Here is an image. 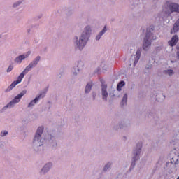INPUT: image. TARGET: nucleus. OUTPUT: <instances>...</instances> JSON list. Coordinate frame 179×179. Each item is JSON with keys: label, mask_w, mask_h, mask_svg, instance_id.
I'll list each match as a JSON object with an SVG mask.
<instances>
[{"label": "nucleus", "mask_w": 179, "mask_h": 179, "mask_svg": "<svg viewBox=\"0 0 179 179\" xmlns=\"http://www.w3.org/2000/svg\"><path fill=\"white\" fill-rule=\"evenodd\" d=\"M124 139H127V137L124 136Z\"/></svg>", "instance_id": "72a5a7b5"}, {"label": "nucleus", "mask_w": 179, "mask_h": 179, "mask_svg": "<svg viewBox=\"0 0 179 179\" xmlns=\"http://www.w3.org/2000/svg\"><path fill=\"white\" fill-rule=\"evenodd\" d=\"M178 179V178H177Z\"/></svg>", "instance_id": "c9c22d12"}, {"label": "nucleus", "mask_w": 179, "mask_h": 179, "mask_svg": "<svg viewBox=\"0 0 179 179\" xmlns=\"http://www.w3.org/2000/svg\"><path fill=\"white\" fill-rule=\"evenodd\" d=\"M178 35H174L172 36L171 39L168 42L169 45L170 47H174V45H176L177 43H178Z\"/></svg>", "instance_id": "2eb2a0df"}, {"label": "nucleus", "mask_w": 179, "mask_h": 179, "mask_svg": "<svg viewBox=\"0 0 179 179\" xmlns=\"http://www.w3.org/2000/svg\"><path fill=\"white\" fill-rule=\"evenodd\" d=\"M164 73H165V75H169V76H173V75H174V71L171 69L164 70Z\"/></svg>", "instance_id": "b1692460"}, {"label": "nucleus", "mask_w": 179, "mask_h": 179, "mask_svg": "<svg viewBox=\"0 0 179 179\" xmlns=\"http://www.w3.org/2000/svg\"><path fill=\"white\" fill-rule=\"evenodd\" d=\"M100 67H98L97 69H96V72H100Z\"/></svg>", "instance_id": "7c9ffc66"}, {"label": "nucleus", "mask_w": 179, "mask_h": 179, "mask_svg": "<svg viewBox=\"0 0 179 179\" xmlns=\"http://www.w3.org/2000/svg\"><path fill=\"white\" fill-rule=\"evenodd\" d=\"M124 86H125V81L124 80H122L120 81L118 84H117V90L118 92H121L122 87H124Z\"/></svg>", "instance_id": "412c9836"}, {"label": "nucleus", "mask_w": 179, "mask_h": 179, "mask_svg": "<svg viewBox=\"0 0 179 179\" xmlns=\"http://www.w3.org/2000/svg\"><path fill=\"white\" fill-rule=\"evenodd\" d=\"M154 32V26H150L148 28H147L145 36L144 37L143 41V50H144V51H148L150 48V45H152V41L156 40L157 37L153 34Z\"/></svg>", "instance_id": "7ed1b4c3"}, {"label": "nucleus", "mask_w": 179, "mask_h": 179, "mask_svg": "<svg viewBox=\"0 0 179 179\" xmlns=\"http://www.w3.org/2000/svg\"><path fill=\"white\" fill-rule=\"evenodd\" d=\"M43 132H44V127H38L34 136L32 149L36 153H38L44 149L43 145L45 138H43Z\"/></svg>", "instance_id": "f03ea898"}, {"label": "nucleus", "mask_w": 179, "mask_h": 179, "mask_svg": "<svg viewBox=\"0 0 179 179\" xmlns=\"http://www.w3.org/2000/svg\"><path fill=\"white\" fill-rule=\"evenodd\" d=\"M27 93V90H23L22 92H21L20 94L15 96L11 101H10L7 105H6L3 108V110L5 111V110H8V108H13L15 104H17V103H20V100H22L23 96H24V94H26Z\"/></svg>", "instance_id": "39448f33"}, {"label": "nucleus", "mask_w": 179, "mask_h": 179, "mask_svg": "<svg viewBox=\"0 0 179 179\" xmlns=\"http://www.w3.org/2000/svg\"><path fill=\"white\" fill-rule=\"evenodd\" d=\"M90 34H92V27L90 25H87L84 29V31L81 34V36L79 37L74 36L73 38V44L76 48H78L80 51H82L83 48L87 44V41L90 38Z\"/></svg>", "instance_id": "f257e3e1"}, {"label": "nucleus", "mask_w": 179, "mask_h": 179, "mask_svg": "<svg viewBox=\"0 0 179 179\" xmlns=\"http://www.w3.org/2000/svg\"><path fill=\"white\" fill-rule=\"evenodd\" d=\"M167 8L169 11L166 12V15H171L173 12L179 13V5L176 3H167Z\"/></svg>", "instance_id": "9d476101"}, {"label": "nucleus", "mask_w": 179, "mask_h": 179, "mask_svg": "<svg viewBox=\"0 0 179 179\" xmlns=\"http://www.w3.org/2000/svg\"><path fill=\"white\" fill-rule=\"evenodd\" d=\"M53 164L51 162H47L41 169V176H45L51 169H52Z\"/></svg>", "instance_id": "ddd939ff"}, {"label": "nucleus", "mask_w": 179, "mask_h": 179, "mask_svg": "<svg viewBox=\"0 0 179 179\" xmlns=\"http://www.w3.org/2000/svg\"><path fill=\"white\" fill-rule=\"evenodd\" d=\"M179 30V18L177 20V21L175 22V24L173 26V29L171 30V33L173 34L174 33H177Z\"/></svg>", "instance_id": "6ab92c4d"}, {"label": "nucleus", "mask_w": 179, "mask_h": 179, "mask_svg": "<svg viewBox=\"0 0 179 179\" xmlns=\"http://www.w3.org/2000/svg\"><path fill=\"white\" fill-rule=\"evenodd\" d=\"M24 78V76L22 73H21L16 80L13 81L8 87V88L5 90L6 93L8 92H10L13 89H14L17 85H19L23 80V78Z\"/></svg>", "instance_id": "1a4fd4ad"}, {"label": "nucleus", "mask_w": 179, "mask_h": 179, "mask_svg": "<svg viewBox=\"0 0 179 179\" xmlns=\"http://www.w3.org/2000/svg\"><path fill=\"white\" fill-rule=\"evenodd\" d=\"M107 31V25H105L103 29L96 35L95 40L96 41H99L101 37H103V34H106V32Z\"/></svg>", "instance_id": "f3484780"}, {"label": "nucleus", "mask_w": 179, "mask_h": 179, "mask_svg": "<svg viewBox=\"0 0 179 179\" xmlns=\"http://www.w3.org/2000/svg\"><path fill=\"white\" fill-rule=\"evenodd\" d=\"M92 87H93V82L87 83L85 88V94H89V93H90L92 91Z\"/></svg>", "instance_id": "a211bd4d"}, {"label": "nucleus", "mask_w": 179, "mask_h": 179, "mask_svg": "<svg viewBox=\"0 0 179 179\" xmlns=\"http://www.w3.org/2000/svg\"><path fill=\"white\" fill-rule=\"evenodd\" d=\"M127 100H128V95L127 94H125L123 96V98H122V101L120 103V105H121L122 107H124V106H127Z\"/></svg>", "instance_id": "aec40b11"}, {"label": "nucleus", "mask_w": 179, "mask_h": 179, "mask_svg": "<svg viewBox=\"0 0 179 179\" xmlns=\"http://www.w3.org/2000/svg\"><path fill=\"white\" fill-rule=\"evenodd\" d=\"M6 135H8V131L4 130L1 132V136L3 137L6 136Z\"/></svg>", "instance_id": "cd10ccee"}, {"label": "nucleus", "mask_w": 179, "mask_h": 179, "mask_svg": "<svg viewBox=\"0 0 179 179\" xmlns=\"http://www.w3.org/2000/svg\"><path fill=\"white\" fill-rule=\"evenodd\" d=\"M171 164H178V157L175 156L171 159Z\"/></svg>", "instance_id": "5701e85b"}, {"label": "nucleus", "mask_w": 179, "mask_h": 179, "mask_svg": "<svg viewBox=\"0 0 179 179\" xmlns=\"http://www.w3.org/2000/svg\"><path fill=\"white\" fill-rule=\"evenodd\" d=\"M142 150V143H138L136 148L133 150L132 162L130 166V171L134 170L135 166H136V161L139 160V156H141V152Z\"/></svg>", "instance_id": "20e7f679"}, {"label": "nucleus", "mask_w": 179, "mask_h": 179, "mask_svg": "<svg viewBox=\"0 0 179 179\" xmlns=\"http://www.w3.org/2000/svg\"><path fill=\"white\" fill-rule=\"evenodd\" d=\"M84 65L85 64H83V62L81 60H80L77 62L76 66H73L71 70V72L73 73L74 76H76V75H78V73H79V72H80V71H82V69H83Z\"/></svg>", "instance_id": "f8f14e48"}, {"label": "nucleus", "mask_w": 179, "mask_h": 179, "mask_svg": "<svg viewBox=\"0 0 179 179\" xmlns=\"http://www.w3.org/2000/svg\"><path fill=\"white\" fill-rule=\"evenodd\" d=\"M46 141H48L50 146L52 148H57V140L55 138V131H48L46 137H45Z\"/></svg>", "instance_id": "6e6552de"}, {"label": "nucleus", "mask_w": 179, "mask_h": 179, "mask_svg": "<svg viewBox=\"0 0 179 179\" xmlns=\"http://www.w3.org/2000/svg\"><path fill=\"white\" fill-rule=\"evenodd\" d=\"M41 61V56L38 55L36 56L29 64L26 66V68L23 70V71L21 73L24 75H27L33 68H36L37 65H38V62Z\"/></svg>", "instance_id": "423d86ee"}, {"label": "nucleus", "mask_w": 179, "mask_h": 179, "mask_svg": "<svg viewBox=\"0 0 179 179\" xmlns=\"http://www.w3.org/2000/svg\"><path fill=\"white\" fill-rule=\"evenodd\" d=\"M119 127L120 129H124V127H125V124H120Z\"/></svg>", "instance_id": "c85d7f7f"}, {"label": "nucleus", "mask_w": 179, "mask_h": 179, "mask_svg": "<svg viewBox=\"0 0 179 179\" xmlns=\"http://www.w3.org/2000/svg\"><path fill=\"white\" fill-rule=\"evenodd\" d=\"M27 33H30V29H27Z\"/></svg>", "instance_id": "473e14b6"}, {"label": "nucleus", "mask_w": 179, "mask_h": 179, "mask_svg": "<svg viewBox=\"0 0 179 179\" xmlns=\"http://www.w3.org/2000/svg\"><path fill=\"white\" fill-rule=\"evenodd\" d=\"M0 38H1V36H0Z\"/></svg>", "instance_id": "f704fd0d"}, {"label": "nucleus", "mask_w": 179, "mask_h": 179, "mask_svg": "<svg viewBox=\"0 0 179 179\" xmlns=\"http://www.w3.org/2000/svg\"><path fill=\"white\" fill-rule=\"evenodd\" d=\"M142 52V49H138L136 51V55L134 56V66L139 62V59H141V54Z\"/></svg>", "instance_id": "dca6fc26"}, {"label": "nucleus", "mask_w": 179, "mask_h": 179, "mask_svg": "<svg viewBox=\"0 0 179 179\" xmlns=\"http://www.w3.org/2000/svg\"><path fill=\"white\" fill-rule=\"evenodd\" d=\"M101 93L102 96V100L104 101H107V98L108 97V92H107V85L103 83V81H101Z\"/></svg>", "instance_id": "4468645a"}, {"label": "nucleus", "mask_w": 179, "mask_h": 179, "mask_svg": "<svg viewBox=\"0 0 179 179\" xmlns=\"http://www.w3.org/2000/svg\"><path fill=\"white\" fill-rule=\"evenodd\" d=\"M111 162H108L107 164H106L105 166L103 167V171H107V170H108V169L111 167Z\"/></svg>", "instance_id": "a878e982"}, {"label": "nucleus", "mask_w": 179, "mask_h": 179, "mask_svg": "<svg viewBox=\"0 0 179 179\" xmlns=\"http://www.w3.org/2000/svg\"><path fill=\"white\" fill-rule=\"evenodd\" d=\"M48 91V88H46L44 91L41 92L38 96H36L34 99L31 100L30 103H28V108H31V107H34L41 99H44L45 97V94H47V92Z\"/></svg>", "instance_id": "0eeeda50"}, {"label": "nucleus", "mask_w": 179, "mask_h": 179, "mask_svg": "<svg viewBox=\"0 0 179 179\" xmlns=\"http://www.w3.org/2000/svg\"><path fill=\"white\" fill-rule=\"evenodd\" d=\"M169 164H170V162H166V167H169Z\"/></svg>", "instance_id": "2f4dec72"}, {"label": "nucleus", "mask_w": 179, "mask_h": 179, "mask_svg": "<svg viewBox=\"0 0 179 179\" xmlns=\"http://www.w3.org/2000/svg\"><path fill=\"white\" fill-rule=\"evenodd\" d=\"M22 3H23V0H18L13 3V8L16 9V8H19Z\"/></svg>", "instance_id": "4be33fe9"}, {"label": "nucleus", "mask_w": 179, "mask_h": 179, "mask_svg": "<svg viewBox=\"0 0 179 179\" xmlns=\"http://www.w3.org/2000/svg\"><path fill=\"white\" fill-rule=\"evenodd\" d=\"M30 54H31V52L28 51L25 54H22L21 55L17 56L14 59L15 64H17V65H20V64H22V61H24V59H26V58H29V57H30Z\"/></svg>", "instance_id": "9b49d317"}, {"label": "nucleus", "mask_w": 179, "mask_h": 179, "mask_svg": "<svg viewBox=\"0 0 179 179\" xmlns=\"http://www.w3.org/2000/svg\"><path fill=\"white\" fill-rule=\"evenodd\" d=\"M148 118H152V120H156V119H157V115L155 112L150 113L148 114Z\"/></svg>", "instance_id": "393cba45"}, {"label": "nucleus", "mask_w": 179, "mask_h": 179, "mask_svg": "<svg viewBox=\"0 0 179 179\" xmlns=\"http://www.w3.org/2000/svg\"><path fill=\"white\" fill-rule=\"evenodd\" d=\"M161 96L163 97L162 99H166V96H164L163 94H162Z\"/></svg>", "instance_id": "c756f323"}, {"label": "nucleus", "mask_w": 179, "mask_h": 179, "mask_svg": "<svg viewBox=\"0 0 179 179\" xmlns=\"http://www.w3.org/2000/svg\"><path fill=\"white\" fill-rule=\"evenodd\" d=\"M13 68H14L13 64H10L6 69L7 73H9V72H12V71H13Z\"/></svg>", "instance_id": "bb28decb"}]
</instances>
